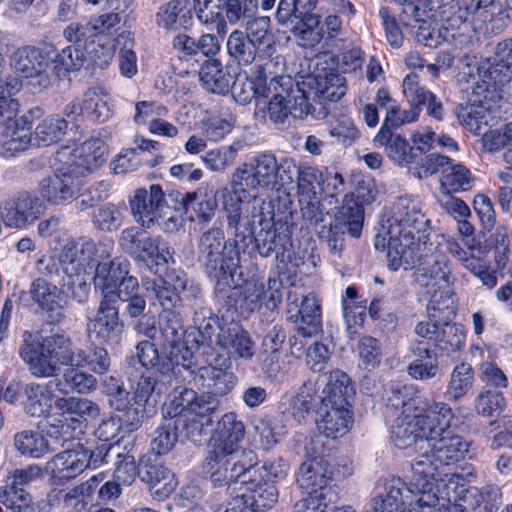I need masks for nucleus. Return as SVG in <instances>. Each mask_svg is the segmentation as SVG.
Returning a JSON list of instances; mask_svg holds the SVG:
<instances>
[{
    "label": "nucleus",
    "mask_w": 512,
    "mask_h": 512,
    "mask_svg": "<svg viewBox=\"0 0 512 512\" xmlns=\"http://www.w3.org/2000/svg\"><path fill=\"white\" fill-rule=\"evenodd\" d=\"M315 423L319 433L325 437L332 439L342 437L353 423L350 406L340 407L335 406L334 403L318 401Z\"/></svg>",
    "instance_id": "cd10ccee"
},
{
    "label": "nucleus",
    "mask_w": 512,
    "mask_h": 512,
    "mask_svg": "<svg viewBox=\"0 0 512 512\" xmlns=\"http://www.w3.org/2000/svg\"><path fill=\"white\" fill-rule=\"evenodd\" d=\"M158 326L164 347L169 349L168 352L172 358L174 357L180 362L186 374L193 375L196 367L195 357L184 342L186 330L179 313L162 311L159 315Z\"/></svg>",
    "instance_id": "f8f14e48"
},
{
    "label": "nucleus",
    "mask_w": 512,
    "mask_h": 512,
    "mask_svg": "<svg viewBox=\"0 0 512 512\" xmlns=\"http://www.w3.org/2000/svg\"><path fill=\"white\" fill-rule=\"evenodd\" d=\"M87 447L81 443L57 453L45 465V471L56 482L74 479L87 468Z\"/></svg>",
    "instance_id": "a878e982"
},
{
    "label": "nucleus",
    "mask_w": 512,
    "mask_h": 512,
    "mask_svg": "<svg viewBox=\"0 0 512 512\" xmlns=\"http://www.w3.org/2000/svg\"><path fill=\"white\" fill-rule=\"evenodd\" d=\"M88 61L92 62L94 65L102 66L101 63L96 61L93 55L87 52L71 46L64 48L61 53L57 52L55 63H53L56 67V79L65 75L67 72L80 70Z\"/></svg>",
    "instance_id": "13d9d810"
},
{
    "label": "nucleus",
    "mask_w": 512,
    "mask_h": 512,
    "mask_svg": "<svg viewBox=\"0 0 512 512\" xmlns=\"http://www.w3.org/2000/svg\"><path fill=\"white\" fill-rule=\"evenodd\" d=\"M253 217H259L258 223L261 229L254 236L252 249H256L261 257H273L277 261L284 262L286 251L292 247L290 227L286 223L277 227L272 219H265L262 213Z\"/></svg>",
    "instance_id": "a211bd4d"
},
{
    "label": "nucleus",
    "mask_w": 512,
    "mask_h": 512,
    "mask_svg": "<svg viewBox=\"0 0 512 512\" xmlns=\"http://www.w3.org/2000/svg\"><path fill=\"white\" fill-rule=\"evenodd\" d=\"M439 294L432 292L427 305L429 318L435 321H451L456 314L454 293L447 288H442Z\"/></svg>",
    "instance_id": "e2e57ef3"
},
{
    "label": "nucleus",
    "mask_w": 512,
    "mask_h": 512,
    "mask_svg": "<svg viewBox=\"0 0 512 512\" xmlns=\"http://www.w3.org/2000/svg\"><path fill=\"white\" fill-rule=\"evenodd\" d=\"M302 85L308 89L313 106L319 104L324 110L328 103L339 101L347 90L345 77L332 71L325 76L307 74Z\"/></svg>",
    "instance_id": "393cba45"
},
{
    "label": "nucleus",
    "mask_w": 512,
    "mask_h": 512,
    "mask_svg": "<svg viewBox=\"0 0 512 512\" xmlns=\"http://www.w3.org/2000/svg\"><path fill=\"white\" fill-rule=\"evenodd\" d=\"M225 311L227 317L231 318L232 323L227 327L221 328L219 334V343L231 349V353L236 354L240 358L250 359L255 354V344L250 338L249 334L244 331L239 325L233 323L234 317L238 314L245 315L240 310L232 317L225 309L220 306V311Z\"/></svg>",
    "instance_id": "58836bf2"
},
{
    "label": "nucleus",
    "mask_w": 512,
    "mask_h": 512,
    "mask_svg": "<svg viewBox=\"0 0 512 512\" xmlns=\"http://www.w3.org/2000/svg\"><path fill=\"white\" fill-rule=\"evenodd\" d=\"M159 27L167 30L188 29L192 24L189 0H171L156 15Z\"/></svg>",
    "instance_id": "49530a36"
},
{
    "label": "nucleus",
    "mask_w": 512,
    "mask_h": 512,
    "mask_svg": "<svg viewBox=\"0 0 512 512\" xmlns=\"http://www.w3.org/2000/svg\"><path fill=\"white\" fill-rule=\"evenodd\" d=\"M364 222V208L356 202L344 204L328 225H323L318 235L325 242L329 251L339 254L345 243V236L359 237Z\"/></svg>",
    "instance_id": "6e6552de"
},
{
    "label": "nucleus",
    "mask_w": 512,
    "mask_h": 512,
    "mask_svg": "<svg viewBox=\"0 0 512 512\" xmlns=\"http://www.w3.org/2000/svg\"><path fill=\"white\" fill-rule=\"evenodd\" d=\"M19 121L22 119H12L7 123L6 132L3 135L1 144V153L4 155H14L17 152L24 151L31 142V132L29 128L19 127Z\"/></svg>",
    "instance_id": "bf43d9fd"
},
{
    "label": "nucleus",
    "mask_w": 512,
    "mask_h": 512,
    "mask_svg": "<svg viewBox=\"0 0 512 512\" xmlns=\"http://www.w3.org/2000/svg\"><path fill=\"white\" fill-rule=\"evenodd\" d=\"M135 276L130 275V263L125 258L116 257L109 259L100 255V260L95 266L93 284L96 291L104 295L116 296L119 290L125 288L129 281H136Z\"/></svg>",
    "instance_id": "aec40b11"
},
{
    "label": "nucleus",
    "mask_w": 512,
    "mask_h": 512,
    "mask_svg": "<svg viewBox=\"0 0 512 512\" xmlns=\"http://www.w3.org/2000/svg\"><path fill=\"white\" fill-rule=\"evenodd\" d=\"M403 92L411 107H414L418 113L425 108L428 116L442 120L444 108L441 101L431 91L420 86L416 73H410L405 77Z\"/></svg>",
    "instance_id": "c9c22d12"
},
{
    "label": "nucleus",
    "mask_w": 512,
    "mask_h": 512,
    "mask_svg": "<svg viewBox=\"0 0 512 512\" xmlns=\"http://www.w3.org/2000/svg\"><path fill=\"white\" fill-rule=\"evenodd\" d=\"M317 0H280L275 17L282 25L290 24L301 39L313 35V28L319 26V16L313 11Z\"/></svg>",
    "instance_id": "6ab92c4d"
},
{
    "label": "nucleus",
    "mask_w": 512,
    "mask_h": 512,
    "mask_svg": "<svg viewBox=\"0 0 512 512\" xmlns=\"http://www.w3.org/2000/svg\"><path fill=\"white\" fill-rule=\"evenodd\" d=\"M388 223L386 234L390 237H416L429 229V220L422 213L419 203L406 197L398 198L393 204Z\"/></svg>",
    "instance_id": "f3484780"
},
{
    "label": "nucleus",
    "mask_w": 512,
    "mask_h": 512,
    "mask_svg": "<svg viewBox=\"0 0 512 512\" xmlns=\"http://www.w3.org/2000/svg\"><path fill=\"white\" fill-rule=\"evenodd\" d=\"M243 497L246 499L252 512H259L273 507L278 500V489L264 476L256 466L253 467V473L243 481L240 487Z\"/></svg>",
    "instance_id": "c85d7f7f"
},
{
    "label": "nucleus",
    "mask_w": 512,
    "mask_h": 512,
    "mask_svg": "<svg viewBox=\"0 0 512 512\" xmlns=\"http://www.w3.org/2000/svg\"><path fill=\"white\" fill-rule=\"evenodd\" d=\"M476 94L493 101L503 99L502 89L512 79V38L499 42L494 55L478 63Z\"/></svg>",
    "instance_id": "20e7f679"
},
{
    "label": "nucleus",
    "mask_w": 512,
    "mask_h": 512,
    "mask_svg": "<svg viewBox=\"0 0 512 512\" xmlns=\"http://www.w3.org/2000/svg\"><path fill=\"white\" fill-rule=\"evenodd\" d=\"M257 456L253 450L209 451L203 461V469L210 473V481L215 487L227 486L232 495L240 490L243 481L253 473Z\"/></svg>",
    "instance_id": "7ed1b4c3"
},
{
    "label": "nucleus",
    "mask_w": 512,
    "mask_h": 512,
    "mask_svg": "<svg viewBox=\"0 0 512 512\" xmlns=\"http://www.w3.org/2000/svg\"><path fill=\"white\" fill-rule=\"evenodd\" d=\"M177 279V270L173 269L165 273L163 277L144 281L143 287L147 297L156 301L163 311H174L180 306V294H178L180 283L177 282Z\"/></svg>",
    "instance_id": "f704fd0d"
},
{
    "label": "nucleus",
    "mask_w": 512,
    "mask_h": 512,
    "mask_svg": "<svg viewBox=\"0 0 512 512\" xmlns=\"http://www.w3.org/2000/svg\"><path fill=\"white\" fill-rule=\"evenodd\" d=\"M415 239L416 237L388 236L387 261L391 270L396 271L401 267L407 270L418 266L419 258L416 256L413 245Z\"/></svg>",
    "instance_id": "c03bdc74"
},
{
    "label": "nucleus",
    "mask_w": 512,
    "mask_h": 512,
    "mask_svg": "<svg viewBox=\"0 0 512 512\" xmlns=\"http://www.w3.org/2000/svg\"><path fill=\"white\" fill-rule=\"evenodd\" d=\"M298 313L301 317L298 335L307 338L321 331V308L313 294L303 296Z\"/></svg>",
    "instance_id": "3c124183"
},
{
    "label": "nucleus",
    "mask_w": 512,
    "mask_h": 512,
    "mask_svg": "<svg viewBox=\"0 0 512 512\" xmlns=\"http://www.w3.org/2000/svg\"><path fill=\"white\" fill-rule=\"evenodd\" d=\"M495 0H438L432 1L430 9L435 10L447 30L466 31L469 27L468 16L486 9Z\"/></svg>",
    "instance_id": "4be33fe9"
},
{
    "label": "nucleus",
    "mask_w": 512,
    "mask_h": 512,
    "mask_svg": "<svg viewBox=\"0 0 512 512\" xmlns=\"http://www.w3.org/2000/svg\"><path fill=\"white\" fill-rule=\"evenodd\" d=\"M156 390L159 393L161 392L159 381L154 376L144 375L139 378L129 404L124 410H117L122 413L117 418L127 432H133L142 425L145 417H147L146 405L150 396Z\"/></svg>",
    "instance_id": "b1692460"
},
{
    "label": "nucleus",
    "mask_w": 512,
    "mask_h": 512,
    "mask_svg": "<svg viewBox=\"0 0 512 512\" xmlns=\"http://www.w3.org/2000/svg\"><path fill=\"white\" fill-rule=\"evenodd\" d=\"M19 354L37 377L58 376L61 366H82L84 360V350L64 332L40 335L35 340L31 333L25 332Z\"/></svg>",
    "instance_id": "f03ea898"
},
{
    "label": "nucleus",
    "mask_w": 512,
    "mask_h": 512,
    "mask_svg": "<svg viewBox=\"0 0 512 512\" xmlns=\"http://www.w3.org/2000/svg\"><path fill=\"white\" fill-rule=\"evenodd\" d=\"M202 85L208 91L225 95L230 91L232 76L223 69L218 59H206L199 72Z\"/></svg>",
    "instance_id": "de8ad7c7"
},
{
    "label": "nucleus",
    "mask_w": 512,
    "mask_h": 512,
    "mask_svg": "<svg viewBox=\"0 0 512 512\" xmlns=\"http://www.w3.org/2000/svg\"><path fill=\"white\" fill-rule=\"evenodd\" d=\"M139 291L140 285L137 279L136 281H128L125 288L119 290L115 296V303L119 304V301L124 303V313L131 319H136L149 312V310H147L146 300Z\"/></svg>",
    "instance_id": "4d7b16f0"
},
{
    "label": "nucleus",
    "mask_w": 512,
    "mask_h": 512,
    "mask_svg": "<svg viewBox=\"0 0 512 512\" xmlns=\"http://www.w3.org/2000/svg\"><path fill=\"white\" fill-rule=\"evenodd\" d=\"M135 352V355L129 356L125 360V373L129 376L132 375L129 370L137 369L136 366L139 364L144 369L139 378L144 375L154 376L159 381V388H161L164 377L174 375L182 381L192 377L184 372L180 362L176 358H172L169 352L161 357L156 344L150 340L140 341L135 347Z\"/></svg>",
    "instance_id": "0eeeda50"
},
{
    "label": "nucleus",
    "mask_w": 512,
    "mask_h": 512,
    "mask_svg": "<svg viewBox=\"0 0 512 512\" xmlns=\"http://www.w3.org/2000/svg\"><path fill=\"white\" fill-rule=\"evenodd\" d=\"M412 391L411 386L392 384L387 396V405L394 410L401 409V415L413 411L426 412L427 403L420 396L412 397Z\"/></svg>",
    "instance_id": "603ef678"
},
{
    "label": "nucleus",
    "mask_w": 512,
    "mask_h": 512,
    "mask_svg": "<svg viewBox=\"0 0 512 512\" xmlns=\"http://www.w3.org/2000/svg\"><path fill=\"white\" fill-rule=\"evenodd\" d=\"M209 365L198 370L201 386L212 397H222L229 394L237 383V377L232 371L211 364V355L208 356Z\"/></svg>",
    "instance_id": "4c0bfd02"
},
{
    "label": "nucleus",
    "mask_w": 512,
    "mask_h": 512,
    "mask_svg": "<svg viewBox=\"0 0 512 512\" xmlns=\"http://www.w3.org/2000/svg\"><path fill=\"white\" fill-rule=\"evenodd\" d=\"M355 395V389L350 377L343 371L336 369L330 372L323 396L318 401L334 403L335 406H351L350 400Z\"/></svg>",
    "instance_id": "37998d69"
},
{
    "label": "nucleus",
    "mask_w": 512,
    "mask_h": 512,
    "mask_svg": "<svg viewBox=\"0 0 512 512\" xmlns=\"http://www.w3.org/2000/svg\"><path fill=\"white\" fill-rule=\"evenodd\" d=\"M130 206L136 221L143 227L150 228L159 219L174 211V202L166 196L158 184L150 185L149 189L139 188L130 200Z\"/></svg>",
    "instance_id": "ddd939ff"
},
{
    "label": "nucleus",
    "mask_w": 512,
    "mask_h": 512,
    "mask_svg": "<svg viewBox=\"0 0 512 512\" xmlns=\"http://www.w3.org/2000/svg\"><path fill=\"white\" fill-rule=\"evenodd\" d=\"M64 38L70 42L71 47L80 49L92 55L97 52V48L103 50L95 43L97 33L95 28L90 23H71L63 31Z\"/></svg>",
    "instance_id": "864d4df0"
},
{
    "label": "nucleus",
    "mask_w": 512,
    "mask_h": 512,
    "mask_svg": "<svg viewBox=\"0 0 512 512\" xmlns=\"http://www.w3.org/2000/svg\"><path fill=\"white\" fill-rule=\"evenodd\" d=\"M63 274L77 275L86 273L87 268L92 269L100 260L97 245L92 240L67 242L62 248Z\"/></svg>",
    "instance_id": "c756f323"
},
{
    "label": "nucleus",
    "mask_w": 512,
    "mask_h": 512,
    "mask_svg": "<svg viewBox=\"0 0 512 512\" xmlns=\"http://www.w3.org/2000/svg\"><path fill=\"white\" fill-rule=\"evenodd\" d=\"M227 198L232 201V196L226 188L217 190L215 193H212L211 190L203 192L201 189L195 192L173 191L169 193L170 201L174 202V211L186 213L192 207L198 219L205 223L213 218L218 202L224 203Z\"/></svg>",
    "instance_id": "412c9836"
},
{
    "label": "nucleus",
    "mask_w": 512,
    "mask_h": 512,
    "mask_svg": "<svg viewBox=\"0 0 512 512\" xmlns=\"http://www.w3.org/2000/svg\"><path fill=\"white\" fill-rule=\"evenodd\" d=\"M266 81L262 66L258 67V75L255 80L244 75H237L230 84V91L236 102L246 105L257 96L262 95L261 85Z\"/></svg>",
    "instance_id": "052dcab7"
},
{
    "label": "nucleus",
    "mask_w": 512,
    "mask_h": 512,
    "mask_svg": "<svg viewBox=\"0 0 512 512\" xmlns=\"http://www.w3.org/2000/svg\"><path fill=\"white\" fill-rule=\"evenodd\" d=\"M426 412L413 411L400 415L391 427V439L401 449L416 444L420 448L421 439H427Z\"/></svg>",
    "instance_id": "7c9ffc66"
},
{
    "label": "nucleus",
    "mask_w": 512,
    "mask_h": 512,
    "mask_svg": "<svg viewBox=\"0 0 512 512\" xmlns=\"http://www.w3.org/2000/svg\"><path fill=\"white\" fill-rule=\"evenodd\" d=\"M68 121L59 116L44 119L35 129V139L38 145L48 146L58 142L65 135Z\"/></svg>",
    "instance_id": "338daca9"
},
{
    "label": "nucleus",
    "mask_w": 512,
    "mask_h": 512,
    "mask_svg": "<svg viewBox=\"0 0 512 512\" xmlns=\"http://www.w3.org/2000/svg\"><path fill=\"white\" fill-rule=\"evenodd\" d=\"M321 446L319 438H310L305 442L306 459L299 468L297 483L308 494H317L324 490L334 478V466L318 454Z\"/></svg>",
    "instance_id": "9d476101"
},
{
    "label": "nucleus",
    "mask_w": 512,
    "mask_h": 512,
    "mask_svg": "<svg viewBox=\"0 0 512 512\" xmlns=\"http://www.w3.org/2000/svg\"><path fill=\"white\" fill-rule=\"evenodd\" d=\"M54 407L61 415L70 416L72 425H81L82 421L99 416L100 408L97 403L76 396H58L54 399Z\"/></svg>",
    "instance_id": "79ce46f5"
},
{
    "label": "nucleus",
    "mask_w": 512,
    "mask_h": 512,
    "mask_svg": "<svg viewBox=\"0 0 512 512\" xmlns=\"http://www.w3.org/2000/svg\"><path fill=\"white\" fill-rule=\"evenodd\" d=\"M181 439L189 440L196 445L206 442L213 431V418H198L191 414H182L176 417Z\"/></svg>",
    "instance_id": "09e8293b"
},
{
    "label": "nucleus",
    "mask_w": 512,
    "mask_h": 512,
    "mask_svg": "<svg viewBox=\"0 0 512 512\" xmlns=\"http://www.w3.org/2000/svg\"><path fill=\"white\" fill-rule=\"evenodd\" d=\"M28 293L38 307L47 313L51 322L59 323L64 318V292L56 284L44 278H36L30 284Z\"/></svg>",
    "instance_id": "2f4dec72"
},
{
    "label": "nucleus",
    "mask_w": 512,
    "mask_h": 512,
    "mask_svg": "<svg viewBox=\"0 0 512 512\" xmlns=\"http://www.w3.org/2000/svg\"><path fill=\"white\" fill-rule=\"evenodd\" d=\"M82 366H69L62 374V380L56 379V386L59 387L62 383L74 392L80 394H88L96 389V378L81 369Z\"/></svg>",
    "instance_id": "69168bd1"
},
{
    "label": "nucleus",
    "mask_w": 512,
    "mask_h": 512,
    "mask_svg": "<svg viewBox=\"0 0 512 512\" xmlns=\"http://www.w3.org/2000/svg\"><path fill=\"white\" fill-rule=\"evenodd\" d=\"M119 245L124 253L136 262L153 267L166 265L173 259L174 251L161 236H151L137 227H129L121 232Z\"/></svg>",
    "instance_id": "423d86ee"
},
{
    "label": "nucleus",
    "mask_w": 512,
    "mask_h": 512,
    "mask_svg": "<svg viewBox=\"0 0 512 512\" xmlns=\"http://www.w3.org/2000/svg\"><path fill=\"white\" fill-rule=\"evenodd\" d=\"M138 475L151 489L156 488V493L167 495L175 488L174 474L157 457L154 460H142Z\"/></svg>",
    "instance_id": "a19ab883"
},
{
    "label": "nucleus",
    "mask_w": 512,
    "mask_h": 512,
    "mask_svg": "<svg viewBox=\"0 0 512 512\" xmlns=\"http://www.w3.org/2000/svg\"><path fill=\"white\" fill-rule=\"evenodd\" d=\"M426 412L429 413L428 415L425 414L427 437L452 433L450 425L454 414L448 404L437 402L431 406L427 405Z\"/></svg>",
    "instance_id": "6e6d98bb"
},
{
    "label": "nucleus",
    "mask_w": 512,
    "mask_h": 512,
    "mask_svg": "<svg viewBox=\"0 0 512 512\" xmlns=\"http://www.w3.org/2000/svg\"><path fill=\"white\" fill-rule=\"evenodd\" d=\"M278 162L272 154H260L239 166L232 174L231 188L235 194L256 191L259 187L274 190Z\"/></svg>",
    "instance_id": "1a4fd4ad"
},
{
    "label": "nucleus",
    "mask_w": 512,
    "mask_h": 512,
    "mask_svg": "<svg viewBox=\"0 0 512 512\" xmlns=\"http://www.w3.org/2000/svg\"><path fill=\"white\" fill-rule=\"evenodd\" d=\"M414 359L407 366L408 375L417 381H440L443 376L437 354L424 341H415L411 348Z\"/></svg>",
    "instance_id": "473e14b6"
},
{
    "label": "nucleus",
    "mask_w": 512,
    "mask_h": 512,
    "mask_svg": "<svg viewBox=\"0 0 512 512\" xmlns=\"http://www.w3.org/2000/svg\"><path fill=\"white\" fill-rule=\"evenodd\" d=\"M57 50L53 45L43 47L25 46L11 57V66L16 74L26 78L29 84L39 90L48 88L56 79L55 59Z\"/></svg>",
    "instance_id": "39448f33"
},
{
    "label": "nucleus",
    "mask_w": 512,
    "mask_h": 512,
    "mask_svg": "<svg viewBox=\"0 0 512 512\" xmlns=\"http://www.w3.org/2000/svg\"><path fill=\"white\" fill-rule=\"evenodd\" d=\"M420 449H425V451L413 461H423L427 458L435 467L436 474L441 476L439 470L442 466L450 465L464 458L468 452V443L452 432L421 439Z\"/></svg>",
    "instance_id": "2eb2a0df"
},
{
    "label": "nucleus",
    "mask_w": 512,
    "mask_h": 512,
    "mask_svg": "<svg viewBox=\"0 0 512 512\" xmlns=\"http://www.w3.org/2000/svg\"><path fill=\"white\" fill-rule=\"evenodd\" d=\"M304 76L300 80L293 81L289 76H279L271 78L269 84L262 88V96L271 98L272 96L281 95L289 103H294V118L302 119L308 114H313L316 108L309 100L308 89L303 87Z\"/></svg>",
    "instance_id": "5701e85b"
},
{
    "label": "nucleus",
    "mask_w": 512,
    "mask_h": 512,
    "mask_svg": "<svg viewBox=\"0 0 512 512\" xmlns=\"http://www.w3.org/2000/svg\"><path fill=\"white\" fill-rule=\"evenodd\" d=\"M25 412L32 417H41L48 415L52 408L53 392L49 390V385H40L35 383L27 384L24 387Z\"/></svg>",
    "instance_id": "8fccbe9b"
},
{
    "label": "nucleus",
    "mask_w": 512,
    "mask_h": 512,
    "mask_svg": "<svg viewBox=\"0 0 512 512\" xmlns=\"http://www.w3.org/2000/svg\"><path fill=\"white\" fill-rule=\"evenodd\" d=\"M258 46L253 44L244 32L235 30L227 40V51L239 66H248L254 62Z\"/></svg>",
    "instance_id": "5fc2aeb1"
},
{
    "label": "nucleus",
    "mask_w": 512,
    "mask_h": 512,
    "mask_svg": "<svg viewBox=\"0 0 512 512\" xmlns=\"http://www.w3.org/2000/svg\"><path fill=\"white\" fill-rule=\"evenodd\" d=\"M106 153L107 150L102 140L90 139L74 149L73 159L68 163L82 172L85 177L105 163Z\"/></svg>",
    "instance_id": "ea45409f"
},
{
    "label": "nucleus",
    "mask_w": 512,
    "mask_h": 512,
    "mask_svg": "<svg viewBox=\"0 0 512 512\" xmlns=\"http://www.w3.org/2000/svg\"><path fill=\"white\" fill-rule=\"evenodd\" d=\"M198 262L205 275L214 282V298L233 317L240 310L252 313L261 306L264 286L256 282L234 283L238 269L237 252L228 245L222 229L212 227L203 232L197 243Z\"/></svg>",
    "instance_id": "f257e3e1"
},
{
    "label": "nucleus",
    "mask_w": 512,
    "mask_h": 512,
    "mask_svg": "<svg viewBox=\"0 0 512 512\" xmlns=\"http://www.w3.org/2000/svg\"><path fill=\"white\" fill-rule=\"evenodd\" d=\"M472 94L476 97L474 102L459 103L455 114L461 126L475 135H480L482 130L492 126L494 120L492 110L499 101L489 100L484 97L485 95L476 94L474 87Z\"/></svg>",
    "instance_id": "bb28decb"
},
{
    "label": "nucleus",
    "mask_w": 512,
    "mask_h": 512,
    "mask_svg": "<svg viewBox=\"0 0 512 512\" xmlns=\"http://www.w3.org/2000/svg\"><path fill=\"white\" fill-rule=\"evenodd\" d=\"M0 488V504L7 512H40L26 490Z\"/></svg>",
    "instance_id": "774afa93"
},
{
    "label": "nucleus",
    "mask_w": 512,
    "mask_h": 512,
    "mask_svg": "<svg viewBox=\"0 0 512 512\" xmlns=\"http://www.w3.org/2000/svg\"><path fill=\"white\" fill-rule=\"evenodd\" d=\"M474 382V372L468 363L456 365L451 373L446 395L449 400L457 401L471 389Z\"/></svg>",
    "instance_id": "0e129e2a"
},
{
    "label": "nucleus",
    "mask_w": 512,
    "mask_h": 512,
    "mask_svg": "<svg viewBox=\"0 0 512 512\" xmlns=\"http://www.w3.org/2000/svg\"><path fill=\"white\" fill-rule=\"evenodd\" d=\"M82 172L68 162L56 169L53 175L43 178L38 185L40 198L59 205L72 199L84 185Z\"/></svg>",
    "instance_id": "dca6fc26"
},
{
    "label": "nucleus",
    "mask_w": 512,
    "mask_h": 512,
    "mask_svg": "<svg viewBox=\"0 0 512 512\" xmlns=\"http://www.w3.org/2000/svg\"><path fill=\"white\" fill-rule=\"evenodd\" d=\"M244 435V423L238 419L236 413H226L217 423L213 439L218 444L212 451H241L239 443L243 440Z\"/></svg>",
    "instance_id": "e433bc0d"
},
{
    "label": "nucleus",
    "mask_w": 512,
    "mask_h": 512,
    "mask_svg": "<svg viewBox=\"0 0 512 512\" xmlns=\"http://www.w3.org/2000/svg\"><path fill=\"white\" fill-rule=\"evenodd\" d=\"M14 447L23 456L40 458L50 451L48 440L39 432L23 430L14 435Z\"/></svg>",
    "instance_id": "680f3d73"
},
{
    "label": "nucleus",
    "mask_w": 512,
    "mask_h": 512,
    "mask_svg": "<svg viewBox=\"0 0 512 512\" xmlns=\"http://www.w3.org/2000/svg\"><path fill=\"white\" fill-rule=\"evenodd\" d=\"M374 143L384 146L387 156L398 164H410L416 159L414 147L409 146L405 138L387 127H381L374 138Z\"/></svg>",
    "instance_id": "a18cd8bd"
},
{
    "label": "nucleus",
    "mask_w": 512,
    "mask_h": 512,
    "mask_svg": "<svg viewBox=\"0 0 512 512\" xmlns=\"http://www.w3.org/2000/svg\"><path fill=\"white\" fill-rule=\"evenodd\" d=\"M44 209L43 200L32 191H18L0 203V217L5 226L24 228L34 223Z\"/></svg>",
    "instance_id": "4468645a"
},
{
    "label": "nucleus",
    "mask_w": 512,
    "mask_h": 512,
    "mask_svg": "<svg viewBox=\"0 0 512 512\" xmlns=\"http://www.w3.org/2000/svg\"><path fill=\"white\" fill-rule=\"evenodd\" d=\"M125 331V323L120 318L119 304L115 303L114 295L100 297L98 307L87 323L90 339L100 344L117 343Z\"/></svg>",
    "instance_id": "9b49d317"
},
{
    "label": "nucleus",
    "mask_w": 512,
    "mask_h": 512,
    "mask_svg": "<svg viewBox=\"0 0 512 512\" xmlns=\"http://www.w3.org/2000/svg\"><path fill=\"white\" fill-rule=\"evenodd\" d=\"M412 488L400 478L387 480L382 491L378 492L371 500L372 512H404L407 502L412 494Z\"/></svg>",
    "instance_id": "72a5a7b5"
}]
</instances>
